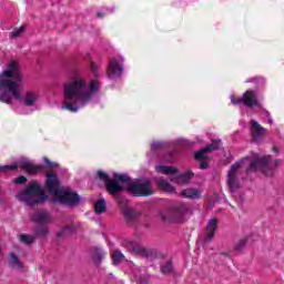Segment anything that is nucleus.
Masks as SVG:
<instances>
[{
	"label": "nucleus",
	"instance_id": "nucleus-1",
	"mask_svg": "<svg viewBox=\"0 0 284 284\" xmlns=\"http://www.w3.org/2000/svg\"><path fill=\"white\" fill-rule=\"evenodd\" d=\"M100 88L101 82L99 80H91L88 87L85 79L77 73L70 81L63 84L64 103L62 110L73 113L79 112L80 108H84V105L92 101V98Z\"/></svg>",
	"mask_w": 284,
	"mask_h": 284
},
{
	"label": "nucleus",
	"instance_id": "nucleus-2",
	"mask_svg": "<svg viewBox=\"0 0 284 284\" xmlns=\"http://www.w3.org/2000/svg\"><path fill=\"white\" fill-rule=\"evenodd\" d=\"M21 81H23V75H21L19 64L14 61L10 62L7 70L2 71L0 74L1 103L10 105L13 99H16V101H23V97H21Z\"/></svg>",
	"mask_w": 284,
	"mask_h": 284
},
{
	"label": "nucleus",
	"instance_id": "nucleus-3",
	"mask_svg": "<svg viewBox=\"0 0 284 284\" xmlns=\"http://www.w3.org/2000/svg\"><path fill=\"white\" fill-rule=\"evenodd\" d=\"M45 185L50 194H53L51 203H61L62 205H69V207H74L79 205V201H81V196L77 193H72L63 187H61V182L59 181V176L54 172L47 173Z\"/></svg>",
	"mask_w": 284,
	"mask_h": 284
},
{
	"label": "nucleus",
	"instance_id": "nucleus-4",
	"mask_svg": "<svg viewBox=\"0 0 284 284\" xmlns=\"http://www.w3.org/2000/svg\"><path fill=\"white\" fill-rule=\"evenodd\" d=\"M278 168V160H272V155L252 158L246 172H262L265 176H274V171Z\"/></svg>",
	"mask_w": 284,
	"mask_h": 284
},
{
	"label": "nucleus",
	"instance_id": "nucleus-5",
	"mask_svg": "<svg viewBox=\"0 0 284 284\" xmlns=\"http://www.w3.org/2000/svg\"><path fill=\"white\" fill-rule=\"evenodd\" d=\"M192 214V209L187 204H178L160 213L163 223H185L187 216Z\"/></svg>",
	"mask_w": 284,
	"mask_h": 284
},
{
	"label": "nucleus",
	"instance_id": "nucleus-6",
	"mask_svg": "<svg viewBox=\"0 0 284 284\" xmlns=\"http://www.w3.org/2000/svg\"><path fill=\"white\" fill-rule=\"evenodd\" d=\"M125 190L132 196H152L154 194L152 181L148 178L130 182Z\"/></svg>",
	"mask_w": 284,
	"mask_h": 284
},
{
	"label": "nucleus",
	"instance_id": "nucleus-7",
	"mask_svg": "<svg viewBox=\"0 0 284 284\" xmlns=\"http://www.w3.org/2000/svg\"><path fill=\"white\" fill-rule=\"evenodd\" d=\"M52 223V215L45 211L37 212V239H48L50 230L48 225Z\"/></svg>",
	"mask_w": 284,
	"mask_h": 284
},
{
	"label": "nucleus",
	"instance_id": "nucleus-8",
	"mask_svg": "<svg viewBox=\"0 0 284 284\" xmlns=\"http://www.w3.org/2000/svg\"><path fill=\"white\" fill-rule=\"evenodd\" d=\"M17 199L29 207L37 205V182L29 183L23 191L18 192Z\"/></svg>",
	"mask_w": 284,
	"mask_h": 284
},
{
	"label": "nucleus",
	"instance_id": "nucleus-9",
	"mask_svg": "<svg viewBox=\"0 0 284 284\" xmlns=\"http://www.w3.org/2000/svg\"><path fill=\"white\" fill-rule=\"evenodd\" d=\"M245 160H247V158L242 159L240 162L234 163L229 169L227 185H229V190L232 194H234L236 192V190L241 189V182L239 181V170H241V164Z\"/></svg>",
	"mask_w": 284,
	"mask_h": 284
},
{
	"label": "nucleus",
	"instance_id": "nucleus-10",
	"mask_svg": "<svg viewBox=\"0 0 284 284\" xmlns=\"http://www.w3.org/2000/svg\"><path fill=\"white\" fill-rule=\"evenodd\" d=\"M124 247H126L131 254H138L139 256H142V258H152L155 254L152 248H145L139 245V243L132 241L124 242Z\"/></svg>",
	"mask_w": 284,
	"mask_h": 284
},
{
	"label": "nucleus",
	"instance_id": "nucleus-11",
	"mask_svg": "<svg viewBox=\"0 0 284 284\" xmlns=\"http://www.w3.org/2000/svg\"><path fill=\"white\" fill-rule=\"evenodd\" d=\"M243 98V105H245L248 109L252 108H258L260 110H263V104H261V101L258 100V94L256 91L248 90L244 92L242 95Z\"/></svg>",
	"mask_w": 284,
	"mask_h": 284
},
{
	"label": "nucleus",
	"instance_id": "nucleus-12",
	"mask_svg": "<svg viewBox=\"0 0 284 284\" xmlns=\"http://www.w3.org/2000/svg\"><path fill=\"white\" fill-rule=\"evenodd\" d=\"M123 74V64L119 63L118 59L112 58L109 62L108 78L119 79Z\"/></svg>",
	"mask_w": 284,
	"mask_h": 284
},
{
	"label": "nucleus",
	"instance_id": "nucleus-13",
	"mask_svg": "<svg viewBox=\"0 0 284 284\" xmlns=\"http://www.w3.org/2000/svg\"><path fill=\"white\" fill-rule=\"evenodd\" d=\"M105 189L111 196H114L115 201L121 202V196H119V194H121V192H123L125 187L121 186L118 180L113 179L108 182L105 184Z\"/></svg>",
	"mask_w": 284,
	"mask_h": 284
},
{
	"label": "nucleus",
	"instance_id": "nucleus-14",
	"mask_svg": "<svg viewBox=\"0 0 284 284\" xmlns=\"http://www.w3.org/2000/svg\"><path fill=\"white\" fill-rule=\"evenodd\" d=\"M219 221L216 219H212L206 224V230L204 233L203 243H212L214 237L216 236V227H217Z\"/></svg>",
	"mask_w": 284,
	"mask_h": 284
},
{
	"label": "nucleus",
	"instance_id": "nucleus-15",
	"mask_svg": "<svg viewBox=\"0 0 284 284\" xmlns=\"http://www.w3.org/2000/svg\"><path fill=\"white\" fill-rule=\"evenodd\" d=\"M251 134L254 143H261L265 136V128L261 126L256 120H251Z\"/></svg>",
	"mask_w": 284,
	"mask_h": 284
},
{
	"label": "nucleus",
	"instance_id": "nucleus-16",
	"mask_svg": "<svg viewBox=\"0 0 284 284\" xmlns=\"http://www.w3.org/2000/svg\"><path fill=\"white\" fill-rule=\"evenodd\" d=\"M123 216H124V221L129 224V225H133V223H136L139 221V217L141 216V213L130 209V207H125L123 210Z\"/></svg>",
	"mask_w": 284,
	"mask_h": 284
},
{
	"label": "nucleus",
	"instance_id": "nucleus-17",
	"mask_svg": "<svg viewBox=\"0 0 284 284\" xmlns=\"http://www.w3.org/2000/svg\"><path fill=\"white\" fill-rule=\"evenodd\" d=\"M193 176H194V173L186 172L171 179V181H175V183H178L179 185H187V183L192 181Z\"/></svg>",
	"mask_w": 284,
	"mask_h": 284
},
{
	"label": "nucleus",
	"instance_id": "nucleus-18",
	"mask_svg": "<svg viewBox=\"0 0 284 284\" xmlns=\"http://www.w3.org/2000/svg\"><path fill=\"white\" fill-rule=\"evenodd\" d=\"M181 196H184V199L197 200L201 199V191L197 189H184L181 192Z\"/></svg>",
	"mask_w": 284,
	"mask_h": 284
},
{
	"label": "nucleus",
	"instance_id": "nucleus-19",
	"mask_svg": "<svg viewBox=\"0 0 284 284\" xmlns=\"http://www.w3.org/2000/svg\"><path fill=\"white\" fill-rule=\"evenodd\" d=\"M156 183H158V187H160V190H163V192H169V193L174 192V186L170 184L168 180L163 178H158Z\"/></svg>",
	"mask_w": 284,
	"mask_h": 284
},
{
	"label": "nucleus",
	"instance_id": "nucleus-20",
	"mask_svg": "<svg viewBox=\"0 0 284 284\" xmlns=\"http://www.w3.org/2000/svg\"><path fill=\"white\" fill-rule=\"evenodd\" d=\"M155 172H158L159 174L172 175L176 174L179 171L174 166L158 165L155 166Z\"/></svg>",
	"mask_w": 284,
	"mask_h": 284
},
{
	"label": "nucleus",
	"instance_id": "nucleus-21",
	"mask_svg": "<svg viewBox=\"0 0 284 284\" xmlns=\"http://www.w3.org/2000/svg\"><path fill=\"white\" fill-rule=\"evenodd\" d=\"M105 258V252L102 248L94 247L92 250V260L99 265Z\"/></svg>",
	"mask_w": 284,
	"mask_h": 284
},
{
	"label": "nucleus",
	"instance_id": "nucleus-22",
	"mask_svg": "<svg viewBox=\"0 0 284 284\" xmlns=\"http://www.w3.org/2000/svg\"><path fill=\"white\" fill-rule=\"evenodd\" d=\"M9 265L13 267V270H23V264L14 253H10L9 255Z\"/></svg>",
	"mask_w": 284,
	"mask_h": 284
},
{
	"label": "nucleus",
	"instance_id": "nucleus-23",
	"mask_svg": "<svg viewBox=\"0 0 284 284\" xmlns=\"http://www.w3.org/2000/svg\"><path fill=\"white\" fill-rule=\"evenodd\" d=\"M106 210H108V206L105 205V199H100L94 203L95 214H104Z\"/></svg>",
	"mask_w": 284,
	"mask_h": 284
},
{
	"label": "nucleus",
	"instance_id": "nucleus-24",
	"mask_svg": "<svg viewBox=\"0 0 284 284\" xmlns=\"http://www.w3.org/2000/svg\"><path fill=\"white\" fill-rule=\"evenodd\" d=\"M19 168H21V170H24V172H28L29 174H34V172H37V166L28 161H21L19 163Z\"/></svg>",
	"mask_w": 284,
	"mask_h": 284
},
{
	"label": "nucleus",
	"instance_id": "nucleus-25",
	"mask_svg": "<svg viewBox=\"0 0 284 284\" xmlns=\"http://www.w3.org/2000/svg\"><path fill=\"white\" fill-rule=\"evenodd\" d=\"M48 195L43 193V186L41 184H37V203H47Z\"/></svg>",
	"mask_w": 284,
	"mask_h": 284
},
{
	"label": "nucleus",
	"instance_id": "nucleus-26",
	"mask_svg": "<svg viewBox=\"0 0 284 284\" xmlns=\"http://www.w3.org/2000/svg\"><path fill=\"white\" fill-rule=\"evenodd\" d=\"M112 261L113 265H119L120 263H123V261H125V255H123L121 251H115L112 253Z\"/></svg>",
	"mask_w": 284,
	"mask_h": 284
},
{
	"label": "nucleus",
	"instance_id": "nucleus-27",
	"mask_svg": "<svg viewBox=\"0 0 284 284\" xmlns=\"http://www.w3.org/2000/svg\"><path fill=\"white\" fill-rule=\"evenodd\" d=\"M72 232H74V226L67 225L57 233V236L58 239H63V236H67V234H72Z\"/></svg>",
	"mask_w": 284,
	"mask_h": 284
},
{
	"label": "nucleus",
	"instance_id": "nucleus-28",
	"mask_svg": "<svg viewBox=\"0 0 284 284\" xmlns=\"http://www.w3.org/2000/svg\"><path fill=\"white\" fill-rule=\"evenodd\" d=\"M113 176L114 180L118 181V183H128V185L132 183V180L130 179V176H128V174L114 173Z\"/></svg>",
	"mask_w": 284,
	"mask_h": 284
},
{
	"label": "nucleus",
	"instance_id": "nucleus-29",
	"mask_svg": "<svg viewBox=\"0 0 284 284\" xmlns=\"http://www.w3.org/2000/svg\"><path fill=\"white\" fill-rule=\"evenodd\" d=\"M24 105H34V101H37V95L34 92H28L23 99Z\"/></svg>",
	"mask_w": 284,
	"mask_h": 284
},
{
	"label": "nucleus",
	"instance_id": "nucleus-30",
	"mask_svg": "<svg viewBox=\"0 0 284 284\" xmlns=\"http://www.w3.org/2000/svg\"><path fill=\"white\" fill-rule=\"evenodd\" d=\"M209 152H210V149H207V146L197 151L195 153L196 161H205V159H207V153Z\"/></svg>",
	"mask_w": 284,
	"mask_h": 284
},
{
	"label": "nucleus",
	"instance_id": "nucleus-31",
	"mask_svg": "<svg viewBox=\"0 0 284 284\" xmlns=\"http://www.w3.org/2000/svg\"><path fill=\"white\" fill-rule=\"evenodd\" d=\"M19 241L21 243H24V245H30V244L34 243V236L28 235V234H21L19 236Z\"/></svg>",
	"mask_w": 284,
	"mask_h": 284
},
{
	"label": "nucleus",
	"instance_id": "nucleus-32",
	"mask_svg": "<svg viewBox=\"0 0 284 284\" xmlns=\"http://www.w3.org/2000/svg\"><path fill=\"white\" fill-rule=\"evenodd\" d=\"M245 245H247V237L241 239L234 246L235 252H243L245 250Z\"/></svg>",
	"mask_w": 284,
	"mask_h": 284
},
{
	"label": "nucleus",
	"instance_id": "nucleus-33",
	"mask_svg": "<svg viewBox=\"0 0 284 284\" xmlns=\"http://www.w3.org/2000/svg\"><path fill=\"white\" fill-rule=\"evenodd\" d=\"M162 274H172L174 272V267L172 266V261H168L165 265L161 266Z\"/></svg>",
	"mask_w": 284,
	"mask_h": 284
},
{
	"label": "nucleus",
	"instance_id": "nucleus-34",
	"mask_svg": "<svg viewBox=\"0 0 284 284\" xmlns=\"http://www.w3.org/2000/svg\"><path fill=\"white\" fill-rule=\"evenodd\" d=\"M23 32H26V27H20L19 29H13V31L11 32V39H19V37H21V34H23Z\"/></svg>",
	"mask_w": 284,
	"mask_h": 284
},
{
	"label": "nucleus",
	"instance_id": "nucleus-35",
	"mask_svg": "<svg viewBox=\"0 0 284 284\" xmlns=\"http://www.w3.org/2000/svg\"><path fill=\"white\" fill-rule=\"evenodd\" d=\"M219 148H221L220 140H212V143L206 146L209 152H214V150H219Z\"/></svg>",
	"mask_w": 284,
	"mask_h": 284
},
{
	"label": "nucleus",
	"instance_id": "nucleus-36",
	"mask_svg": "<svg viewBox=\"0 0 284 284\" xmlns=\"http://www.w3.org/2000/svg\"><path fill=\"white\" fill-rule=\"evenodd\" d=\"M98 179H100V181H103L105 185L112 180V179H110V176L106 175V173L103 172V171H98Z\"/></svg>",
	"mask_w": 284,
	"mask_h": 284
},
{
	"label": "nucleus",
	"instance_id": "nucleus-37",
	"mask_svg": "<svg viewBox=\"0 0 284 284\" xmlns=\"http://www.w3.org/2000/svg\"><path fill=\"white\" fill-rule=\"evenodd\" d=\"M27 182H28V179L23 175H20L13 180V183L16 185H23V183H27Z\"/></svg>",
	"mask_w": 284,
	"mask_h": 284
},
{
	"label": "nucleus",
	"instance_id": "nucleus-38",
	"mask_svg": "<svg viewBox=\"0 0 284 284\" xmlns=\"http://www.w3.org/2000/svg\"><path fill=\"white\" fill-rule=\"evenodd\" d=\"M8 170H18L17 164L0 166V172H8Z\"/></svg>",
	"mask_w": 284,
	"mask_h": 284
},
{
	"label": "nucleus",
	"instance_id": "nucleus-39",
	"mask_svg": "<svg viewBox=\"0 0 284 284\" xmlns=\"http://www.w3.org/2000/svg\"><path fill=\"white\" fill-rule=\"evenodd\" d=\"M43 161H44L47 168H50V169L59 168L58 163H54V162L50 161V159H48V158H43Z\"/></svg>",
	"mask_w": 284,
	"mask_h": 284
},
{
	"label": "nucleus",
	"instance_id": "nucleus-40",
	"mask_svg": "<svg viewBox=\"0 0 284 284\" xmlns=\"http://www.w3.org/2000/svg\"><path fill=\"white\" fill-rule=\"evenodd\" d=\"M164 143L163 142H153L151 144V150H161L163 148Z\"/></svg>",
	"mask_w": 284,
	"mask_h": 284
},
{
	"label": "nucleus",
	"instance_id": "nucleus-41",
	"mask_svg": "<svg viewBox=\"0 0 284 284\" xmlns=\"http://www.w3.org/2000/svg\"><path fill=\"white\" fill-rule=\"evenodd\" d=\"M231 102L233 103V105H239V104L243 103V97L242 98L231 97Z\"/></svg>",
	"mask_w": 284,
	"mask_h": 284
},
{
	"label": "nucleus",
	"instance_id": "nucleus-42",
	"mask_svg": "<svg viewBox=\"0 0 284 284\" xmlns=\"http://www.w3.org/2000/svg\"><path fill=\"white\" fill-rule=\"evenodd\" d=\"M91 71L93 72L94 77H99V67L95 63H91Z\"/></svg>",
	"mask_w": 284,
	"mask_h": 284
},
{
	"label": "nucleus",
	"instance_id": "nucleus-43",
	"mask_svg": "<svg viewBox=\"0 0 284 284\" xmlns=\"http://www.w3.org/2000/svg\"><path fill=\"white\" fill-rule=\"evenodd\" d=\"M205 168H207V162L205 161L200 162V169L205 170Z\"/></svg>",
	"mask_w": 284,
	"mask_h": 284
},
{
	"label": "nucleus",
	"instance_id": "nucleus-44",
	"mask_svg": "<svg viewBox=\"0 0 284 284\" xmlns=\"http://www.w3.org/2000/svg\"><path fill=\"white\" fill-rule=\"evenodd\" d=\"M42 171H43V164H38L37 172H42Z\"/></svg>",
	"mask_w": 284,
	"mask_h": 284
},
{
	"label": "nucleus",
	"instance_id": "nucleus-45",
	"mask_svg": "<svg viewBox=\"0 0 284 284\" xmlns=\"http://www.w3.org/2000/svg\"><path fill=\"white\" fill-rule=\"evenodd\" d=\"M98 17H103V13H101V12H98Z\"/></svg>",
	"mask_w": 284,
	"mask_h": 284
},
{
	"label": "nucleus",
	"instance_id": "nucleus-46",
	"mask_svg": "<svg viewBox=\"0 0 284 284\" xmlns=\"http://www.w3.org/2000/svg\"><path fill=\"white\" fill-rule=\"evenodd\" d=\"M275 154H278V149H274Z\"/></svg>",
	"mask_w": 284,
	"mask_h": 284
},
{
	"label": "nucleus",
	"instance_id": "nucleus-47",
	"mask_svg": "<svg viewBox=\"0 0 284 284\" xmlns=\"http://www.w3.org/2000/svg\"><path fill=\"white\" fill-rule=\"evenodd\" d=\"M268 123H272V120H268Z\"/></svg>",
	"mask_w": 284,
	"mask_h": 284
}]
</instances>
